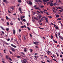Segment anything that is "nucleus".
I'll return each instance as SVG.
<instances>
[{
    "mask_svg": "<svg viewBox=\"0 0 63 63\" xmlns=\"http://www.w3.org/2000/svg\"><path fill=\"white\" fill-rule=\"evenodd\" d=\"M38 43H39V42H34L33 44H35L36 45H38Z\"/></svg>",
    "mask_w": 63,
    "mask_h": 63,
    "instance_id": "6",
    "label": "nucleus"
},
{
    "mask_svg": "<svg viewBox=\"0 0 63 63\" xmlns=\"http://www.w3.org/2000/svg\"><path fill=\"white\" fill-rule=\"evenodd\" d=\"M59 11H60V12H62V11H63V10L62 9L61 10H59Z\"/></svg>",
    "mask_w": 63,
    "mask_h": 63,
    "instance_id": "34",
    "label": "nucleus"
},
{
    "mask_svg": "<svg viewBox=\"0 0 63 63\" xmlns=\"http://www.w3.org/2000/svg\"><path fill=\"white\" fill-rule=\"evenodd\" d=\"M18 2L19 3H20V2H21V0H18Z\"/></svg>",
    "mask_w": 63,
    "mask_h": 63,
    "instance_id": "35",
    "label": "nucleus"
},
{
    "mask_svg": "<svg viewBox=\"0 0 63 63\" xmlns=\"http://www.w3.org/2000/svg\"><path fill=\"white\" fill-rule=\"evenodd\" d=\"M19 32H21V30L19 29Z\"/></svg>",
    "mask_w": 63,
    "mask_h": 63,
    "instance_id": "61",
    "label": "nucleus"
},
{
    "mask_svg": "<svg viewBox=\"0 0 63 63\" xmlns=\"http://www.w3.org/2000/svg\"><path fill=\"white\" fill-rule=\"evenodd\" d=\"M35 47L36 48H38V47L37 46H35Z\"/></svg>",
    "mask_w": 63,
    "mask_h": 63,
    "instance_id": "38",
    "label": "nucleus"
},
{
    "mask_svg": "<svg viewBox=\"0 0 63 63\" xmlns=\"http://www.w3.org/2000/svg\"><path fill=\"white\" fill-rule=\"evenodd\" d=\"M32 51H33V50L31 49H30V52H32Z\"/></svg>",
    "mask_w": 63,
    "mask_h": 63,
    "instance_id": "41",
    "label": "nucleus"
},
{
    "mask_svg": "<svg viewBox=\"0 0 63 63\" xmlns=\"http://www.w3.org/2000/svg\"><path fill=\"white\" fill-rule=\"evenodd\" d=\"M39 17H42V15H39Z\"/></svg>",
    "mask_w": 63,
    "mask_h": 63,
    "instance_id": "37",
    "label": "nucleus"
},
{
    "mask_svg": "<svg viewBox=\"0 0 63 63\" xmlns=\"http://www.w3.org/2000/svg\"><path fill=\"white\" fill-rule=\"evenodd\" d=\"M41 20H42V21H43V20H44V19H43V18H41Z\"/></svg>",
    "mask_w": 63,
    "mask_h": 63,
    "instance_id": "58",
    "label": "nucleus"
},
{
    "mask_svg": "<svg viewBox=\"0 0 63 63\" xmlns=\"http://www.w3.org/2000/svg\"><path fill=\"white\" fill-rule=\"evenodd\" d=\"M11 46H12V47H15V48H16V46L12 44H11Z\"/></svg>",
    "mask_w": 63,
    "mask_h": 63,
    "instance_id": "5",
    "label": "nucleus"
},
{
    "mask_svg": "<svg viewBox=\"0 0 63 63\" xmlns=\"http://www.w3.org/2000/svg\"><path fill=\"white\" fill-rule=\"evenodd\" d=\"M24 40H26V38H25V37H24Z\"/></svg>",
    "mask_w": 63,
    "mask_h": 63,
    "instance_id": "48",
    "label": "nucleus"
},
{
    "mask_svg": "<svg viewBox=\"0 0 63 63\" xmlns=\"http://www.w3.org/2000/svg\"><path fill=\"white\" fill-rule=\"evenodd\" d=\"M24 26H22L21 27V28H24Z\"/></svg>",
    "mask_w": 63,
    "mask_h": 63,
    "instance_id": "56",
    "label": "nucleus"
},
{
    "mask_svg": "<svg viewBox=\"0 0 63 63\" xmlns=\"http://www.w3.org/2000/svg\"><path fill=\"white\" fill-rule=\"evenodd\" d=\"M51 24L52 25H54V24H53V23H51Z\"/></svg>",
    "mask_w": 63,
    "mask_h": 63,
    "instance_id": "51",
    "label": "nucleus"
},
{
    "mask_svg": "<svg viewBox=\"0 0 63 63\" xmlns=\"http://www.w3.org/2000/svg\"><path fill=\"white\" fill-rule=\"evenodd\" d=\"M46 17V16H44V17L43 16V17H42V18H45Z\"/></svg>",
    "mask_w": 63,
    "mask_h": 63,
    "instance_id": "60",
    "label": "nucleus"
},
{
    "mask_svg": "<svg viewBox=\"0 0 63 63\" xmlns=\"http://www.w3.org/2000/svg\"><path fill=\"white\" fill-rule=\"evenodd\" d=\"M20 18L21 19V20H22V21H22V19H23V17H22V16H21L20 17Z\"/></svg>",
    "mask_w": 63,
    "mask_h": 63,
    "instance_id": "27",
    "label": "nucleus"
},
{
    "mask_svg": "<svg viewBox=\"0 0 63 63\" xmlns=\"http://www.w3.org/2000/svg\"><path fill=\"white\" fill-rule=\"evenodd\" d=\"M39 28L40 29H42V30H43V29H44V28H40V27H39Z\"/></svg>",
    "mask_w": 63,
    "mask_h": 63,
    "instance_id": "28",
    "label": "nucleus"
},
{
    "mask_svg": "<svg viewBox=\"0 0 63 63\" xmlns=\"http://www.w3.org/2000/svg\"><path fill=\"white\" fill-rule=\"evenodd\" d=\"M17 58H19V59H21V57L20 56H17Z\"/></svg>",
    "mask_w": 63,
    "mask_h": 63,
    "instance_id": "10",
    "label": "nucleus"
},
{
    "mask_svg": "<svg viewBox=\"0 0 63 63\" xmlns=\"http://www.w3.org/2000/svg\"><path fill=\"white\" fill-rule=\"evenodd\" d=\"M54 5V4L53 3H51L50 4V6L51 7H52V6H53Z\"/></svg>",
    "mask_w": 63,
    "mask_h": 63,
    "instance_id": "3",
    "label": "nucleus"
},
{
    "mask_svg": "<svg viewBox=\"0 0 63 63\" xmlns=\"http://www.w3.org/2000/svg\"><path fill=\"white\" fill-rule=\"evenodd\" d=\"M62 10H63V6H62Z\"/></svg>",
    "mask_w": 63,
    "mask_h": 63,
    "instance_id": "64",
    "label": "nucleus"
},
{
    "mask_svg": "<svg viewBox=\"0 0 63 63\" xmlns=\"http://www.w3.org/2000/svg\"><path fill=\"white\" fill-rule=\"evenodd\" d=\"M24 51L25 52H26V51H27V50L26 49V48H24Z\"/></svg>",
    "mask_w": 63,
    "mask_h": 63,
    "instance_id": "15",
    "label": "nucleus"
},
{
    "mask_svg": "<svg viewBox=\"0 0 63 63\" xmlns=\"http://www.w3.org/2000/svg\"><path fill=\"white\" fill-rule=\"evenodd\" d=\"M3 2H5L6 4L8 3V1L7 0H3Z\"/></svg>",
    "mask_w": 63,
    "mask_h": 63,
    "instance_id": "7",
    "label": "nucleus"
},
{
    "mask_svg": "<svg viewBox=\"0 0 63 63\" xmlns=\"http://www.w3.org/2000/svg\"><path fill=\"white\" fill-rule=\"evenodd\" d=\"M28 29L29 30H30V28L28 27H27Z\"/></svg>",
    "mask_w": 63,
    "mask_h": 63,
    "instance_id": "40",
    "label": "nucleus"
},
{
    "mask_svg": "<svg viewBox=\"0 0 63 63\" xmlns=\"http://www.w3.org/2000/svg\"><path fill=\"white\" fill-rule=\"evenodd\" d=\"M6 18L7 19H8V17L7 16H6Z\"/></svg>",
    "mask_w": 63,
    "mask_h": 63,
    "instance_id": "43",
    "label": "nucleus"
},
{
    "mask_svg": "<svg viewBox=\"0 0 63 63\" xmlns=\"http://www.w3.org/2000/svg\"><path fill=\"white\" fill-rule=\"evenodd\" d=\"M58 34L59 35H60V32H59L58 33Z\"/></svg>",
    "mask_w": 63,
    "mask_h": 63,
    "instance_id": "47",
    "label": "nucleus"
},
{
    "mask_svg": "<svg viewBox=\"0 0 63 63\" xmlns=\"http://www.w3.org/2000/svg\"><path fill=\"white\" fill-rule=\"evenodd\" d=\"M20 53L21 54L20 55V56H22V57H23L24 56L23 55H25V53H24L23 52H21Z\"/></svg>",
    "mask_w": 63,
    "mask_h": 63,
    "instance_id": "1",
    "label": "nucleus"
},
{
    "mask_svg": "<svg viewBox=\"0 0 63 63\" xmlns=\"http://www.w3.org/2000/svg\"><path fill=\"white\" fill-rule=\"evenodd\" d=\"M2 62L3 63H5V62L4 61H2Z\"/></svg>",
    "mask_w": 63,
    "mask_h": 63,
    "instance_id": "63",
    "label": "nucleus"
},
{
    "mask_svg": "<svg viewBox=\"0 0 63 63\" xmlns=\"http://www.w3.org/2000/svg\"><path fill=\"white\" fill-rule=\"evenodd\" d=\"M40 12L42 13V14H44V13H43V12H42V11H40Z\"/></svg>",
    "mask_w": 63,
    "mask_h": 63,
    "instance_id": "52",
    "label": "nucleus"
},
{
    "mask_svg": "<svg viewBox=\"0 0 63 63\" xmlns=\"http://www.w3.org/2000/svg\"><path fill=\"white\" fill-rule=\"evenodd\" d=\"M59 38H60V39H61L62 40H63V37H61V36H59Z\"/></svg>",
    "mask_w": 63,
    "mask_h": 63,
    "instance_id": "17",
    "label": "nucleus"
},
{
    "mask_svg": "<svg viewBox=\"0 0 63 63\" xmlns=\"http://www.w3.org/2000/svg\"><path fill=\"white\" fill-rule=\"evenodd\" d=\"M53 41L55 43H57V41H55L54 40H53Z\"/></svg>",
    "mask_w": 63,
    "mask_h": 63,
    "instance_id": "21",
    "label": "nucleus"
},
{
    "mask_svg": "<svg viewBox=\"0 0 63 63\" xmlns=\"http://www.w3.org/2000/svg\"><path fill=\"white\" fill-rule=\"evenodd\" d=\"M9 52L11 54H13V52L11 51H9Z\"/></svg>",
    "mask_w": 63,
    "mask_h": 63,
    "instance_id": "22",
    "label": "nucleus"
},
{
    "mask_svg": "<svg viewBox=\"0 0 63 63\" xmlns=\"http://www.w3.org/2000/svg\"><path fill=\"white\" fill-rule=\"evenodd\" d=\"M58 8L59 9H62V8L61 7H59Z\"/></svg>",
    "mask_w": 63,
    "mask_h": 63,
    "instance_id": "49",
    "label": "nucleus"
},
{
    "mask_svg": "<svg viewBox=\"0 0 63 63\" xmlns=\"http://www.w3.org/2000/svg\"><path fill=\"white\" fill-rule=\"evenodd\" d=\"M29 4H30V5H32V3L31 2V1H29Z\"/></svg>",
    "mask_w": 63,
    "mask_h": 63,
    "instance_id": "13",
    "label": "nucleus"
},
{
    "mask_svg": "<svg viewBox=\"0 0 63 63\" xmlns=\"http://www.w3.org/2000/svg\"><path fill=\"white\" fill-rule=\"evenodd\" d=\"M23 21H26V20H25V19H23Z\"/></svg>",
    "mask_w": 63,
    "mask_h": 63,
    "instance_id": "45",
    "label": "nucleus"
},
{
    "mask_svg": "<svg viewBox=\"0 0 63 63\" xmlns=\"http://www.w3.org/2000/svg\"><path fill=\"white\" fill-rule=\"evenodd\" d=\"M56 17H59V15H56Z\"/></svg>",
    "mask_w": 63,
    "mask_h": 63,
    "instance_id": "20",
    "label": "nucleus"
},
{
    "mask_svg": "<svg viewBox=\"0 0 63 63\" xmlns=\"http://www.w3.org/2000/svg\"><path fill=\"white\" fill-rule=\"evenodd\" d=\"M62 19L61 18H58L57 19V20H61Z\"/></svg>",
    "mask_w": 63,
    "mask_h": 63,
    "instance_id": "19",
    "label": "nucleus"
},
{
    "mask_svg": "<svg viewBox=\"0 0 63 63\" xmlns=\"http://www.w3.org/2000/svg\"><path fill=\"white\" fill-rule=\"evenodd\" d=\"M19 10L20 13H22V11H21V8H19Z\"/></svg>",
    "mask_w": 63,
    "mask_h": 63,
    "instance_id": "8",
    "label": "nucleus"
},
{
    "mask_svg": "<svg viewBox=\"0 0 63 63\" xmlns=\"http://www.w3.org/2000/svg\"><path fill=\"white\" fill-rule=\"evenodd\" d=\"M34 19H35L37 20H38V19H37V18H36V17H34Z\"/></svg>",
    "mask_w": 63,
    "mask_h": 63,
    "instance_id": "24",
    "label": "nucleus"
},
{
    "mask_svg": "<svg viewBox=\"0 0 63 63\" xmlns=\"http://www.w3.org/2000/svg\"><path fill=\"white\" fill-rule=\"evenodd\" d=\"M34 57L35 59H36V60H37V58L38 57V56H36L35 55L34 56Z\"/></svg>",
    "mask_w": 63,
    "mask_h": 63,
    "instance_id": "9",
    "label": "nucleus"
},
{
    "mask_svg": "<svg viewBox=\"0 0 63 63\" xmlns=\"http://www.w3.org/2000/svg\"><path fill=\"white\" fill-rule=\"evenodd\" d=\"M48 17L49 18H52V17L51 16H48Z\"/></svg>",
    "mask_w": 63,
    "mask_h": 63,
    "instance_id": "31",
    "label": "nucleus"
},
{
    "mask_svg": "<svg viewBox=\"0 0 63 63\" xmlns=\"http://www.w3.org/2000/svg\"><path fill=\"white\" fill-rule=\"evenodd\" d=\"M37 7V5H35L34 6V8L35 7Z\"/></svg>",
    "mask_w": 63,
    "mask_h": 63,
    "instance_id": "53",
    "label": "nucleus"
},
{
    "mask_svg": "<svg viewBox=\"0 0 63 63\" xmlns=\"http://www.w3.org/2000/svg\"><path fill=\"white\" fill-rule=\"evenodd\" d=\"M6 30L7 31H8V28L6 29Z\"/></svg>",
    "mask_w": 63,
    "mask_h": 63,
    "instance_id": "62",
    "label": "nucleus"
},
{
    "mask_svg": "<svg viewBox=\"0 0 63 63\" xmlns=\"http://www.w3.org/2000/svg\"><path fill=\"white\" fill-rule=\"evenodd\" d=\"M6 59L8 60V55H6Z\"/></svg>",
    "mask_w": 63,
    "mask_h": 63,
    "instance_id": "12",
    "label": "nucleus"
},
{
    "mask_svg": "<svg viewBox=\"0 0 63 63\" xmlns=\"http://www.w3.org/2000/svg\"><path fill=\"white\" fill-rule=\"evenodd\" d=\"M54 6H57V4H56V3H55L54 4Z\"/></svg>",
    "mask_w": 63,
    "mask_h": 63,
    "instance_id": "29",
    "label": "nucleus"
},
{
    "mask_svg": "<svg viewBox=\"0 0 63 63\" xmlns=\"http://www.w3.org/2000/svg\"><path fill=\"white\" fill-rule=\"evenodd\" d=\"M53 57H54V58L55 57V56L53 54Z\"/></svg>",
    "mask_w": 63,
    "mask_h": 63,
    "instance_id": "54",
    "label": "nucleus"
},
{
    "mask_svg": "<svg viewBox=\"0 0 63 63\" xmlns=\"http://www.w3.org/2000/svg\"><path fill=\"white\" fill-rule=\"evenodd\" d=\"M10 49H11V50H12L13 51H15V49L13 48H11Z\"/></svg>",
    "mask_w": 63,
    "mask_h": 63,
    "instance_id": "2",
    "label": "nucleus"
},
{
    "mask_svg": "<svg viewBox=\"0 0 63 63\" xmlns=\"http://www.w3.org/2000/svg\"><path fill=\"white\" fill-rule=\"evenodd\" d=\"M11 9H12L13 10H14V8L13 6H12L11 7Z\"/></svg>",
    "mask_w": 63,
    "mask_h": 63,
    "instance_id": "36",
    "label": "nucleus"
},
{
    "mask_svg": "<svg viewBox=\"0 0 63 63\" xmlns=\"http://www.w3.org/2000/svg\"><path fill=\"white\" fill-rule=\"evenodd\" d=\"M35 9H36V10H38H38L39 11H40L41 10V9H39V7H36L35 8Z\"/></svg>",
    "mask_w": 63,
    "mask_h": 63,
    "instance_id": "4",
    "label": "nucleus"
},
{
    "mask_svg": "<svg viewBox=\"0 0 63 63\" xmlns=\"http://www.w3.org/2000/svg\"><path fill=\"white\" fill-rule=\"evenodd\" d=\"M0 27H1V29H2V30H5V29H4L3 28V27H2V26H0Z\"/></svg>",
    "mask_w": 63,
    "mask_h": 63,
    "instance_id": "26",
    "label": "nucleus"
},
{
    "mask_svg": "<svg viewBox=\"0 0 63 63\" xmlns=\"http://www.w3.org/2000/svg\"><path fill=\"white\" fill-rule=\"evenodd\" d=\"M47 62H49V63H50V61H49V60H47Z\"/></svg>",
    "mask_w": 63,
    "mask_h": 63,
    "instance_id": "39",
    "label": "nucleus"
},
{
    "mask_svg": "<svg viewBox=\"0 0 63 63\" xmlns=\"http://www.w3.org/2000/svg\"><path fill=\"white\" fill-rule=\"evenodd\" d=\"M15 30H14V29L13 30V32L14 34H15V33H16V31Z\"/></svg>",
    "mask_w": 63,
    "mask_h": 63,
    "instance_id": "14",
    "label": "nucleus"
},
{
    "mask_svg": "<svg viewBox=\"0 0 63 63\" xmlns=\"http://www.w3.org/2000/svg\"><path fill=\"white\" fill-rule=\"evenodd\" d=\"M46 14L47 15V16H49V15L48 14V13L47 12L46 13Z\"/></svg>",
    "mask_w": 63,
    "mask_h": 63,
    "instance_id": "44",
    "label": "nucleus"
},
{
    "mask_svg": "<svg viewBox=\"0 0 63 63\" xmlns=\"http://www.w3.org/2000/svg\"><path fill=\"white\" fill-rule=\"evenodd\" d=\"M22 61V63H26V62H25V61L24 60L22 61Z\"/></svg>",
    "mask_w": 63,
    "mask_h": 63,
    "instance_id": "16",
    "label": "nucleus"
},
{
    "mask_svg": "<svg viewBox=\"0 0 63 63\" xmlns=\"http://www.w3.org/2000/svg\"><path fill=\"white\" fill-rule=\"evenodd\" d=\"M10 23V24L11 25H13V23H12V22H11Z\"/></svg>",
    "mask_w": 63,
    "mask_h": 63,
    "instance_id": "42",
    "label": "nucleus"
},
{
    "mask_svg": "<svg viewBox=\"0 0 63 63\" xmlns=\"http://www.w3.org/2000/svg\"><path fill=\"white\" fill-rule=\"evenodd\" d=\"M55 28L56 29H57V30H58V29H59V28H58V27L56 26L55 27Z\"/></svg>",
    "mask_w": 63,
    "mask_h": 63,
    "instance_id": "18",
    "label": "nucleus"
},
{
    "mask_svg": "<svg viewBox=\"0 0 63 63\" xmlns=\"http://www.w3.org/2000/svg\"><path fill=\"white\" fill-rule=\"evenodd\" d=\"M51 38L52 39H53V36L52 35L51 36Z\"/></svg>",
    "mask_w": 63,
    "mask_h": 63,
    "instance_id": "30",
    "label": "nucleus"
},
{
    "mask_svg": "<svg viewBox=\"0 0 63 63\" xmlns=\"http://www.w3.org/2000/svg\"><path fill=\"white\" fill-rule=\"evenodd\" d=\"M40 7L41 8H44V6H40Z\"/></svg>",
    "mask_w": 63,
    "mask_h": 63,
    "instance_id": "25",
    "label": "nucleus"
},
{
    "mask_svg": "<svg viewBox=\"0 0 63 63\" xmlns=\"http://www.w3.org/2000/svg\"><path fill=\"white\" fill-rule=\"evenodd\" d=\"M45 19L46 21V22H48V20H47V18L46 17L45 18Z\"/></svg>",
    "mask_w": 63,
    "mask_h": 63,
    "instance_id": "11",
    "label": "nucleus"
},
{
    "mask_svg": "<svg viewBox=\"0 0 63 63\" xmlns=\"http://www.w3.org/2000/svg\"><path fill=\"white\" fill-rule=\"evenodd\" d=\"M24 60H25L26 62H27V60L26 59H24Z\"/></svg>",
    "mask_w": 63,
    "mask_h": 63,
    "instance_id": "33",
    "label": "nucleus"
},
{
    "mask_svg": "<svg viewBox=\"0 0 63 63\" xmlns=\"http://www.w3.org/2000/svg\"><path fill=\"white\" fill-rule=\"evenodd\" d=\"M41 62H42V63H46V62H43V61H41Z\"/></svg>",
    "mask_w": 63,
    "mask_h": 63,
    "instance_id": "55",
    "label": "nucleus"
},
{
    "mask_svg": "<svg viewBox=\"0 0 63 63\" xmlns=\"http://www.w3.org/2000/svg\"><path fill=\"white\" fill-rule=\"evenodd\" d=\"M43 10L44 11H45V12H47V10H45V9H43Z\"/></svg>",
    "mask_w": 63,
    "mask_h": 63,
    "instance_id": "46",
    "label": "nucleus"
},
{
    "mask_svg": "<svg viewBox=\"0 0 63 63\" xmlns=\"http://www.w3.org/2000/svg\"><path fill=\"white\" fill-rule=\"evenodd\" d=\"M56 54L57 56H59V54H58V53H56Z\"/></svg>",
    "mask_w": 63,
    "mask_h": 63,
    "instance_id": "57",
    "label": "nucleus"
},
{
    "mask_svg": "<svg viewBox=\"0 0 63 63\" xmlns=\"http://www.w3.org/2000/svg\"><path fill=\"white\" fill-rule=\"evenodd\" d=\"M33 15H34L35 14V12H34L33 13Z\"/></svg>",
    "mask_w": 63,
    "mask_h": 63,
    "instance_id": "59",
    "label": "nucleus"
},
{
    "mask_svg": "<svg viewBox=\"0 0 63 63\" xmlns=\"http://www.w3.org/2000/svg\"><path fill=\"white\" fill-rule=\"evenodd\" d=\"M44 2H47V0H43Z\"/></svg>",
    "mask_w": 63,
    "mask_h": 63,
    "instance_id": "23",
    "label": "nucleus"
},
{
    "mask_svg": "<svg viewBox=\"0 0 63 63\" xmlns=\"http://www.w3.org/2000/svg\"><path fill=\"white\" fill-rule=\"evenodd\" d=\"M9 60H10V61H12V60L11 59V58H9Z\"/></svg>",
    "mask_w": 63,
    "mask_h": 63,
    "instance_id": "32",
    "label": "nucleus"
},
{
    "mask_svg": "<svg viewBox=\"0 0 63 63\" xmlns=\"http://www.w3.org/2000/svg\"><path fill=\"white\" fill-rule=\"evenodd\" d=\"M1 19L2 21H4V19H3V18H1Z\"/></svg>",
    "mask_w": 63,
    "mask_h": 63,
    "instance_id": "50",
    "label": "nucleus"
}]
</instances>
